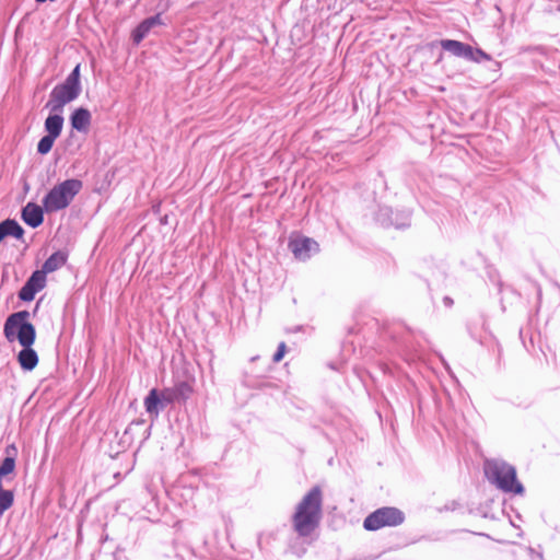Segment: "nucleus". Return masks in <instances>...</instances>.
<instances>
[{
    "label": "nucleus",
    "mask_w": 560,
    "mask_h": 560,
    "mask_svg": "<svg viewBox=\"0 0 560 560\" xmlns=\"http://www.w3.org/2000/svg\"><path fill=\"white\" fill-rule=\"evenodd\" d=\"M30 313L27 311H20L11 314L4 323L3 334L9 341L18 339L23 349L18 354V362L25 371L34 370L38 364V355L32 348L36 330L32 323L27 319Z\"/></svg>",
    "instance_id": "nucleus-1"
},
{
    "label": "nucleus",
    "mask_w": 560,
    "mask_h": 560,
    "mask_svg": "<svg viewBox=\"0 0 560 560\" xmlns=\"http://www.w3.org/2000/svg\"><path fill=\"white\" fill-rule=\"evenodd\" d=\"M323 493L318 486L313 487L298 503L292 515V527L301 538H308L319 527L322 521Z\"/></svg>",
    "instance_id": "nucleus-2"
},
{
    "label": "nucleus",
    "mask_w": 560,
    "mask_h": 560,
    "mask_svg": "<svg viewBox=\"0 0 560 560\" xmlns=\"http://www.w3.org/2000/svg\"><path fill=\"white\" fill-rule=\"evenodd\" d=\"M485 474L488 480L495 485L501 491L514 494L524 493L523 485L516 479V469L514 466L503 460H487L485 464Z\"/></svg>",
    "instance_id": "nucleus-3"
},
{
    "label": "nucleus",
    "mask_w": 560,
    "mask_h": 560,
    "mask_svg": "<svg viewBox=\"0 0 560 560\" xmlns=\"http://www.w3.org/2000/svg\"><path fill=\"white\" fill-rule=\"evenodd\" d=\"M82 187V180L77 178L66 179L55 185L43 198L45 211L54 213L68 208Z\"/></svg>",
    "instance_id": "nucleus-4"
},
{
    "label": "nucleus",
    "mask_w": 560,
    "mask_h": 560,
    "mask_svg": "<svg viewBox=\"0 0 560 560\" xmlns=\"http://www.w3.org/2000/svg\"><path fill=\"white\" fill-rule=\"evenodd\" d=\"M405 514L397 508L384 506L370 513L363 521L364 529L375 532L383 527H395L402 524Z\"/></svg>",
    "instance_id": "nucleus-5"
},
{
    "label": "nucleus",
    "mask_w": 560,
    "mask_h": 560,
    "mask_svg": "<svg viewBox=\"0 0 560 560\" xmlns=\"http://www.w3.org/2000/svg\"><path fill=\"white\" fill-rule=\"evenodd\" d=\"M80 94V89L63 81L54 86L45 107L50 112H63L65 106L78 98Z\"/></svg>",
    "instance_id": "nucleus-6"
},
{
    "label": "nucleus",
    "mask_w": 560,
    "mask_h": 560,
    "mask_svg": "<svg viewBox=\"0 0 560 560\" xmlns=\"http://www.w3.org/2000/svg\"><path fill=\"white\" fill-rule=\"evenodd\" d=\"M289 248L299 260H307L313 254L318 253L319 245L313 238L299 236L290 240Z\"/></svg>",
    "instance_id": "nucleus-7"
},
{
    "label": "nucleus",
    "mask_w": 560,
    "mask_h": 560,
    "mask_svg": "<svg viewBox=\"0 0 560 560\" xmlns=\"http://www.w3.org/2000/svg\"><path fill=\"white\" fill-rule=\"evenodd\" d=\"M159 25H164L161 13L143 20L131 33L133 44L139 45L150 31Z\"/></svg>",
    "instance_id": "nucleus-8"
},
{
    "label": "nucleus",
    "mask_w": 560,
    "mask_h": 560,
    "mask_svg": "<svg viewBox=\"0 0 560 560\" xmlns=\"http://www.w3.org/2000/svg\"><path fill=\"white\" fill-rule=\"evenodd\" d=\"M440 46L443 50L448 51L455 57H460L466 60L472 58V47L468 44H465L455 39H442L440 42Z\"/></svg>",
    "instance_id": "nucleus-9"
},
{
    "label": "nucleus",
    "mask_w": 560,
    "mask_h": 560,
    "mask_svg": "<svg viewBox=\"0 0 560 560\" xmlns=\"http://www.w3.org/2000/svg\"><path fill=\"white\" fill-rule=\"evenodd\" d=\"M44 207L28 202L22 210V220L31 228L39 226L44 221Z\"/></svg>",
    "instance_id": "nucleus-10"
},
{
    "label": "nucleus",
    "mask_w": 560,
    "mask_h": 560,
    "mask_svg": "<svg viewBox=\"0 0 560 560\" xmlns=\"http://www.w3.org/2000/svg\"><path fill=\"white\" fill-rule=\"evenodd\" d=\"M91 113L89 109L79 107L73 110V113L70 116V124L73 129H75L79 132H86L89 130V127L91 125Z\"/></svg>",
    "instance_id": "nucleus-11"
},
{
    "label": "nucleus",
    "mask_w": 560,
    "mask_h": 560,
    "mask_svg": "<svg viewBox=\"0 0 560 560\" xmlns=\"http://www.w3.org/2000/svg\"><path fill=\"white\" fill-rule=\"evenodd\" d=\"M393 210L388 207H383V208H380L377 214H376V220L383 225V226H395L397 229H402V228H406L408 226L410 223H409V214L405 215V221L402 222H399L398 220H395L393 218Z\"/></svg>",
    "instance_id": "nucleus-12"
},
{
    "label": "nucleus",
    "mask_w": 560,
    "mask_h": 560,
    "mask_svg": "<svg viewBox=\"0 0 560 560\" xmlns=\"http://www.w3.org/2000/svg\"><path fill=\"white\" fill-rule=\"evenodd\" d=\"M62 112H50V115L45 119V131L46 135L58 138L61 135L63 127Z\"/></svg>",
    "instance_id": "nucleus-13"
},
{
    "label": "nucleus",
    "mask_w": 560,
    "mask_h": 560,
    "mask_svg": "<svg viewBox=\"0 0 560 560\" xmlns=\"http://www.w3.org/2000/svg\"><path fill=\"white\" fill-rule=\"evenodd\" d=\"M144 408L145 411L153 418L156 419L160 415V411L164 409V404L160 398V394L158 389L153 388L149 392L148 396L144 398Z\"/></svg>",
    "instance_id": "nucleus-14"
},
{
    "label": "nucleus",
    "mask_w": 560,
    "mask_h": 560,
    "mask_svg": "<svg viewBox=\"0 0 560 560\" xmlns=\"http://www.w3.org/2000/svg\"><path fill=\"white\" fill-rule=\"evenodd\" d=\"M23 234V228L15 220L7 219L0 223V242H2L7 236L21 238Z\"/></svg>",
    "instance_id": "nucleus-15"
},
{
    "label": "nucleus",
    "mask_w": 560,
    "mask_h": 560,
    "mask_svg": "<svg viewBox=\"0 0 560 560\" xmlns=\"http://www.w3.org/2000/svg\"><path fill=\"white\" fill-rule=\"evenodd\" d=\"M67 262V255L60 250L51 254L43 264L42 271L50 273L61 268Z\"/></svg>",
    "instance_id": "nucleus-16"
},
{
    "label": "nucleus",
    "mask_w": 560,
    "mask_h": 560,
    "mask_svg": "<svg viewBox=\"0 0 560 560\" xmlns=\"http://www.w3.org/2000/svg\"><path fill=\"white\" fill-rule=\"evenodd\" d=\"M172 390L177 401H185L190 396L192 388L187 382H180Z\"/></svg>",
    "instance_id": "nucleus-17"
},
{
    "label": "nucleus",
    "mask_w": 560,
    "mask_h": 560,
    "mask_svg": "<svg viewBox=\"0 0 560 560\" xmlns=\"http://www.w3.org/2000/svg\"><path fill=\"white\" fill-rule=\"evenodd\" d=\"M13 491L0 488V516L13 505Z\"/></svg>",
    "instance_id": "nucleus-18"
},
{
    "label": "nucleus",
    "mask_w": 560,
    "mask_h": 560,
    "mask_svg": "<svg viewBox=\"0 0 560 560\" xmlns=\"http://www.w3.org/2000/svg\"><path fill=\"white\" fill-rule=\"evenodd\" d=\"M26 283L31 284L33 288H36V291L39 292L46 285V273H44L42 270H36L26 280Z\"/></svg>",
    "instance_id": "nucleus-19"
},
{
    "label": "nucleus",
    "mask_w": 560,
    "mask_h": 560,
    "mask_svg": "<svg viewBox=\"0 0 560 560\" xmlns=\"http://www.w3.org/2000/svg\"><path fill=\"white\" fill-rule=\"evenodd\" d=\"M57 138L51 137L50 135H45L37 143V152L39 154H47Z\"/></svg>",
    "instance_id": "nucleus-20"
},
{
    "label": "nucleus",
    "mask_w": 560,
    "mask_h": 560,
    "mask_svg": "<svg viewBox=\"0 0 560 560\" xmlns=\"http://www.w3.org/2000/svg\"><path fill=\"white\" fill-rule=\"evenodd\" d=\"M36 293V288H33L31 284L25 282L19 292V299L24 302H31L34 300Z\"/></svg>",
    "instance_id": "nucleus-21"
},
{
    "label": "nucleus",
    "mask_w": 560,
    "mask_h": 560,
    "mask_svg": "<svg viewBox=\"0 0 560 560\" xmlns=\"http://www.w3.org/2000/svg\"><path fill=\"white\" fill-rule=\"evenodd\" d=\"M65 82L80 89L82 91L80 82V65H77L73 70L68 74Z\"/></svg>",
    "instance_id": "nucleus-22"
},
{
    "label": "nucleus",
    "mask_w": 560,
    "mask_h": 560,
    "mask_svg": "<svg viewBox=\"0 0 560 560\" xmlns=\"http://www.w3.org/2000/svg\"><path fill=\"white\" fill-rule=\"evenodd\" d=\"M15 468V459L14 457L8 456L0 464V475L3 477L13 472Z\"/></svg>",
    "instance_id": "nucleus-23"
},
{
    "label": "nucleus",
    "mask_w": 560,
    "mask_h": 560,
    "mask_svg": "<svg viewBox=\"0 0 560 560\" xmlns=\"http://www.w3.org/2000/svg\"><path fill=\"white\" fill-rule=\"evenodd\" d=\"M489 61L491 60V57L490 55H488L487 52H485L482 49L480 48H472V58H469V61H474V62H481V61Z\"/></svg>",
    "instance_id": "nucleus-24"
},
{
    "label": "nucleus",
    "mask_w": 560,
    "mask_h": 560,
    "mask_svg": "<svg viewBox=\"0 0 560 560\" xmlns=\"http://www.w3.org/2000/svg\"><path fill=\"white\" fill-rule=\"evenodd\" d=\"M160 398L164 404V408L166 407V405L177 401L172 389L163 390L160 395Z\"/></svg>",
    "instance_id": "nucleus-25"
},
{
    "label": "nucleus",
    "mask_w": 560,
    "mask_h": 560,
    "mask_svg": "<svg viewBox=\"0 0 560 560\" xmlns=\"http://www.w3.org/2000/svg\"><path fill=\"white\" fill-rule=\"evenodd\" d=\"M285 350H287L285 343L280 342L276 353L273 354V358H272L273 362H280L282 360V358L284 357Z\"/></svg>",
    "instance_id": "nucleus-26"
},
{
    "label": "nucleus",
    "mask_w": 560,
    "mask_h": 560,
    "mask_svg": "<svg viewBox=\"0 0 560 560\" xmlns=\"http://www.w3.org/2000/svg\"><path fill=\"white\" fill-rule=\"evenodd\" d=\"M444 304L447 305V306H451L453 304V300L448 296H445L444 298Z\"/></svg>",
    "instance_id": "nucleus-27"
},
{
    "label": "nucleus",
    "mask_w": 560,
    "mask_h": 560,
    "mask_svg": "<svg viewBox=\"0 0 560 560\" xmlns=\"http://www.w3.org/2000/svg\"><path fill=\"white\" fill-rule=\"evenodd\" d=\"M142 423H143V421H142V420H140V421H136V422H132V424H136V425H140V424H142Z\"/></svg>",
    "instance_id": "nucleus-28"
},
{
    "label": "nucleus",
    "mask_w": 560,
    "mask_h": 560,
    "mask_svg": "<svg viewBox=\"0 0 560 560\" xmlns=\"http://www.w3.org/2000/svg\"><path fill=\"white\" fill-rule=\"evenodd\" d=\"M2 479H3V476H2V475H0V488H3V486H2Z\"/></svg>",
    "instance_id": "nucleus-29"
}]
</instances>
